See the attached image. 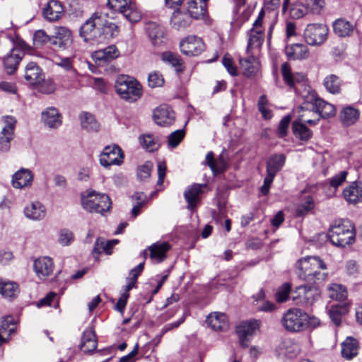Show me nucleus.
Returning <instances> with one entry per match:
<instances>
[{"instance_id": "nucleus-1", "label": "nucleus", "mask_w": 362, "mask_h": 362, "mask_svg": "<svg viewBox=\"0 0 362 362\" xmlns=\"http://www.w3.org/2000/svg\"><path fill=\"white\" fill-rule=\"evenodd\" d=\"M111 20L107 13H102L100 16L94 14L81 27L80 36L86 42L97 40L103 27L110 28L112 24Z\"/></svg>"}, {"instance_id": "nucleus-2", "label": "nucleus", "mask_w": 362, "mask_h": 362, "mask_svg": "<svg viewBox=\"0 0 362 362\" xmlns=\"http://www.w3.org/2000/svg\"><path fill=\"white\" fill-rule=\"evenodd\" d=\"M115 90L120 96L129 103L139 100L142 95L141 84L127 75H119L115 83Z\"/></svg>"}, {"instance_id": "nucleus-3", "label": "nucleus", "mask_w": 362, "mask_h": 362, "mask_svg": "<svg viewBox=\"0 0 362 362\" xmlns=\"http://www.w3.org/2000/svg\"><path fill=\"white\" fill-rule=\"evenodd\" d=\"M328 236L334 245L344 247L355 240L354 227L349 220L341 221L331 227Z\"/></svg>"}, {"instance_id": "nucleus-4", "label": "nucleus", "mask_w": 362, "mask_h": 362, "mask_svg": "<svg viewBox=\"0 0 362 362\" xmlns=\"http://www.w3.org/2000/svg\"><path fill=\"white\" fill-rule=\"evenodd\" d=\"M310 320L308 315L304 311L298 308H291L283 315L281 323L286 331L296 333L307 329Z\"/></svg>"}, {"instance_id": "nucleus-5", "label": "nucleus", "mask_w": 362, "mask_h": 362, "mask_svg": "<svg viewBox=\"0 0 362 362\" xmlns=\"http://www.w3.org/2000/svg\"><path fill=\"white\" fill-rule=\"evenodd\" d=\"M81 203L84 209L89 212L103 214L110 209L112 202L109 196L95 191H87L83 194Z\"/></svg>"}, {"instance_id": "nucleus-6", "label": "nucleus", "mask_w": 362, "mask_h": 362, "mask_svg": "<svg viewBox=\"0 0 362 362\" xmlns=\"http://www.w3.org/2000/svg\"><path fill=\"white\" fill-rule=\"evenodd\" d=\"M296 268L299 278L307 281L315 269L326 270L327 266L319 257L308 256L298 261Z\"/></svg>"}, {"instance_id": "nucleus-7", "label": "nucleus", "mask_w": 362, "mask_h": 362, "mask_svg": "<svg viewBox=\"0 0 362 362\" xmlns=\"http://www.w3.org/2000/svg\"><path fill=\"white\" fill-rule=\"evenodd\" d=\"M311 106V107L315 111H313V113L315 115L314 119H303V120L306 122V124L314 125L316 124L320 120V117L324 118H329L334 117L336 115V108L335 106L331 103H329L320 98H313L311 100V103L306 104V106L304 107L308 108V106Z\"/></svg>"}, {"instance_id": "nucleus-8", "label": "nucleus", "mask_w": 362, "mask_h": 362, "mask_svg": "<svg viewBox=\"0 0 362 362\" xmlns=\"http://www.w3.org/2000/svg\"><path fill=\"white\" fill-rule=\"evenodd\" d=\"M329 29L322 23L308 24L303 33L305 41L311 46H320L327 40Z\"/></svg>"}, {"instance_id": "nucleus-9", "label": "nucleus", "mask_w": 362, "mask_h": 362, "mask_svg": "<svg viewBox=\"0 0 362 362\" xmlns=\"http://www.w3.org/2000/svg\"><path fill=\"white\" fill-rule=\"evenodd\" d=\"M264 13L263 10H262L259 13L258 18L254 22L252 28L248 32L247 53L252 52L253 49H259L264 42Z\"/></svg>"}, {"instance_id": "nucleus-10", "label": "nucleus", "mask_w": 362, "mask_h": 362, "mask_svg": "<svg viewBox=\"0 0 362 362\" xmlns=\"http://www.w3.org/2000/svg\"><path fill=\"white\" fill-rule=\"evenodd\" d=\"M260 325L259 320L252 319L243 321L236 327V333L241 346L243 348L248 346L251 337L259 329Z\"/></svg>"}, {"instance_id": "nucleus-11", "label": "nucleus", "mask_w": 362, "mask_h": 362, "mask_svg": "<svg viewBox=\"0 0 362 362\" xmlns=\"http://www.w3.org/2000/svg\"><path fill=\"white\" fill-rule=\"evenodd\" d=\"M144 267V262L139 264L136 267L132 269L129 272V277L127 279V284L124 288V291L121 293L117 304L115 305V309L118 310L122 314L126 306L127 299L129 298V291L132 289L136 282L139 275L142 272Z\"/></svg>"}, {"instance_id": "nucleus-12", "label": "nucleus", "mask_w": 362, "mask_h": 362, "mask_svg": "<svg viewBox=\"0 0 362 362\" xmlns=\"http://www.w3.org/2000/svg\"><path fill=\"white\" fill-rule=\"evenodd\" d=\"M115 11L122 15L130 23H137L141 19V13L132 0H115Z\"/></svg>"}, {"instance_id": "nucleus-13", "label": "nucleus", "mask_w": 362, "mask_h": 362, "mask_svg": "<svg viewBox=\"0 0 362 362\" xmlns=\"http://www.w3.org/2000/svg\"><path fill=\"white\" fill-rule=\"evenodd\" d=\"M180 48L187 56H197L205 49V44L201 37L188 35L180 41Z\"/></svg>"}, {"instance_id": "nucleus-14", "label": "nucleus", "mask_w": 362, "mask_h": 362, "mask_svg": "<svg viewBox=\"0 0 362 362\" xmlns=\"http://www.w3.org/2000/svg\"><path fill=\"white\" fill-rule=\"evenodd\" d=\"M54 30V35L52 40V45L61 50L71 49L73 44L72 32L69 28L63 26L56 27Z\"/></svg>"}, {"instance_id": "nucleus-15", "label": "nucleus", "mask_w": 362, "mask_h": 362, "mask_svg": "<svg viewBox=\"0 0 362 362\" xmlns=\"http://www.w3.org/2000/svg\"><path fill=\"white\" fill-rule=\"evenodd\" d=\"M16 119L13 117H4L5 125L0 132V151H8L10 148V142L13 138Z\"/></svg>"}, {"instance_id": "nucleus-16", "label": "nucleus", "mask_w": 362, "mask_h": 362, "mask_svg": "<svg viewBox=\"0 0 362 362\" xmlns=\"http://www.w3.org/2000/svg\"><path fill=\"white\" fill-rule=\"evenodd\" d=\"M44 77L45 75L42 69L36 62H30L26 64L23 78L28 85L36 86L43 81Z\"/></svg>"}, {"instance_id": "nucleus-17", "label": "nucleus", "mask_w": 362, "mask_h": 362, "mask_svg": "<svg viewBox=\"0 0 362 362\" xmlns=\"http://www.w3.org/2000/svg\"><path fill=\"white\" fill-rule=\"evenodd\" d=\"M33 178L34 175L30 170L21 168L13 175L11 184L16 189L30 187L33 184Z\"/></svg>"}, {"instance_id": "nucleus-18", "label": "nucleus", "mask_w": 362, "mask_h": 362, "mask_svg": "<svg viewBox=\"0 0 362 362\" xmlns=\"http://www.w3.org/2000/svg\"><path fill=\"white\" fill-rule=\"evenodd\" d=\"M146 30L151 43L155 47L163 45L166 40L163 28L155 22L146 24Z\"/></svg>"}, {"instance_id": "nucleus-19", "label": "nucleus", "mask_w": 362, "mask_h": 362, "mask_svg": "<svg viewBox=\"0 0 362 362\" xmlns=\"http://www.w3.org/2000/svg\"><path fill=\"white\" fill-rule=\"evenodd\" d=\"M153 117L155 122L160 126H168L175 120V113L167 105H160L154 110Z\"/></svg>"}, {"instance_id": "nucleus-20", "label": "nucleus", "mask_w": 362, "mask_h": 362, "mask_svg": "<svg viewBox=\"0 0 362 362\" xmlns=\"http://www.w3.org/2000/svg\"><path fill=\"white\" fill-rule=\"evenodd\" d=\"M34 270L40 279H45L53 272L54 263L49 257H40L34 262Z\"/></svg>"}, {"instance_id": "nucleus-21", "label": "nucleus", "mask_w": 362, "mask_h": 362, "mask_svg": "<svg viewBox=\"0 0 362 362\" xmlns=\"http://www.w3.org/2000/svg\"><path fill=\"white\" fill-rule=\"evenodd\" d=\"M23 54L24 53L21 49L15 47L4 57V69L8 74H12L16 71Z\"/></svg>"}, {"instance_id": "nucleus-22", "label": "nucleus", "mask_w": 362, "mask_h": 362, "mask_svg": "<svg viewBox=\"0 0 362 362\" xmlns=\"http://www.w3.org/2000/svg\"><path fill=\"white\" fill-rule=\"evenodd\" d=\"M207 325L214 331L225 332L228 329L226 315L223 313L214 312L210 313L206 320Z\"/></svg>"}, {"instance_id": "nucleus-23", "label": "nucleus", "mask_w": 362, "mask_h": 362, "mask_svg": "<svg viewBox=\"0 0 362 362\" xmlns=\"http://www.w3.org/2000/svg\"><path fill=\"white\" fill-rule=\"evenodd\" d=\"M285 54L290 60H303L309 57L310 52L306 45L295 43L285 47Z\"/></svg>"}, {"instance_id": "nucleus-24", "label": "nucleus", "mask_w": 362, "mask_h": 362, "mask_svg": "<svg viewBox=\"0 0 362 362\" xmlns=\"http://www.w3.org/2000/svg\"><path fill=\"white\" fill-rule=\"evenodd\" d=\"M25 216L33 221H41L46 216V208L40 202L35 201L28 203L24 208Z\"/></svg>"}, {"instance_id": "nucleus-25", "label": "nucleus", "mask_w": 362, "mask_h": 362, "mask_svg": "<svg viewBox=\"0 0 362 362\" xmlns=\"http://www.w3.org/2000/svg\"><path fill=\"white\" fill-rule=\"evenodd\" d=\"M41 119L43 124L50 128L57 129L62 124V115L55 107H50L42 112Z\"/></svg>"}, {"instance_id": "nucleus-26", "label": "nucleus", "mask_w": 362, "mask_h": 362, "mask_svg": "<svg viewBox=\"0 0 362 362\" xmlns=\"http://www.w3.org/2000/svg\"><path fill=\"white\" fill-rule=\"evenodd\" d=\"M281 73L284 82L291 88L297 89L296 85L305 83V77L301 73L292 74L288 64L281 65Z\"/></svg>"}, {"instance_id": "nucleus-27", "label": "nucleus", "mask_w": 362, "mask_h": 362, "mask_svg": "<svg viewBox=\"0 0 362 362\" xmlns=\"http://www.w3.org/2000/svg\"><path fill=\"white\" fill-rule=\"evenodd\" d=\"M16 329V322L12 316L8 315L1 318L0 321V346L9 340Z\"/></svg>"}, {"instance_id": "nucleus-28", "label": "nucleus", "mask_w": 362, "mask_h": 362, "mask_svg": "<svg viewBox=\"0 0 362 362\" xmlns=\"http://www.w3.org/2000/svg\"><path fill=\"white\" fill-rule=\"evenodd\" d=\"M344 198L349 203L356 204L362 202V182H354L343 191Z\"/></svg>"}, {"instance_id": "nucleus-29", "label": "nucleus", "mask_w": 362, "mask_h": 362, "mask_svg": "<svg viewBox=\"0 0 362 362\" xmlns=\"http://www.w3.org/2000/svg\"><path fill=\"white\" fill-rule=\"evenodd\" d=\"M192 17L188 13L176 10L173 12L170 18V25L173 28L182 31L187 29L192 23Z\"/></svg>"}, {"instance_id": "nucleus-30", "label": "nucleus", "mask_w": 362, "mask_h": 362, "mask_svg": "<svg viewBox=\"0 0 362 362\" xmlns=\"http://www.w3.org/2000/svg\"><path fill=\"white\" fill-rule=\"evenodd\" d=\"M360 115L358 109L351 105H346L339 112L340 122L343 126L350 127L358 120Z\"/></svg>"}, {"instance_id": "nucleus-31", "label": "nucleus", "mask_w": 362, "mask_h": 362, "mask_svg": "<svg viewBox=\"0 0 362 362\" xmlns=\"http://www.w3.org/2000/svg\"><path fill=\"white\" fill-rule=\"evenodd\" d=\"M170 248V245L168 243L157 242L148 247L150 258L154 262L160 263L166 258V253Z\"/></svg>"}, {"instance_id": "nucleus-32", "label": "nucleus", "mask_w": 362, "mask_h": 362, "mask_svg": "<svg viewBox=\"0 0 362 362\" xmlns=\"http://www.w3.org/2000/svg\"><path fill=\"white\" fill-rule=\"evenodd\" d=\"M63 12L64 8L62 3L57 0H51L44 8L43 15L49 21H56L61 18Z\"/></svg>"}, {"instance_id": "nucleus-33", "label": "nucleus", "mask_w": 362, "mask_h": 362, "mask_svg": "<svg viewBox=\"0 0 362 362\" xmlns=\"http://www.w3.org/2000/svg\"><path fill=\"white\" fill-rule=\"evenodd\" d=\"M206 185L194 184L190 186L184 193L185 198L188 203L187 208L193 210L199 200V195L203 192Z\"/></svg>"}, {"instance_id": "nucleus-34", "label": "nucleus", "mask_w": 362, "mask_h": 362, "mask_svg": "<svg viewBox=\"0 0 362 362\" xmlns=\"http://www.w3.org/2000/svg\"><path fill=\"white\" fill-rule=\"evenodd\" d=\"M296 292L298 293L297 298H299L297 303H301L305 305H312L318 296V292L315 288L305 285L298 286L296 288Z\"/></svg>"}, {"instance_id": "nucleus-35", "label": "nucleus", "mask_w": 362, "mask_h": 362, "mask_svg": "<svg viewBox=\"0 0 362 362\" xmlns=\"http://www.w3.org/2000/svg\"><path fill=\"white\" fill-rule=\"evenodd\" d=\"M80 347L84 353H90L96 349L97 339L95 331L92 328H88L83 332Z\"/></svg>"}, {"instance_id": "nucleus-36", "label": "nucleus", "mask_w": 362, "mask_h": 362, "mask_svg": "<svg viewBox=\"0 0 362 362\" xmlns=\"http://www.w3.org/2000/svg\"><path fill=\"white\" fill-rule=\"evenodd\" d=\"M19 286L17 283L6 281L0 278V295L4 298L13 299L19 293Z\"/></svg>"}, {"instance_id": "nucleus-37", "label": "nucleus", "mask_w": 362, "mask_h": 362, "mask_svg": "<svg viewBox=\"0 0 362 362\" xmlns=\"http://www.w3.org/2000/svg\"><path fill=\"white\" fill-rule=\"evenodd\" d=\"M187 4L188 13L192 18L199 19L204 16L206 11V0H189Z\"/></svg>"}, {"instance_id": "nucleus-38", "label": "nucleus", "mask_w": 362, "mask_h": 362, "mask_svg": "<svg viewBox=\"0 0 362 362\" xmlns=\"http://www.w3.org/2000/svg\"><path fill=\"white\" fill-rule=\"evenodd\" d=\"M113 249V240H107L105 238L100 237L96 239L94 247L93 249V255L95 259H98V255L104 252L105 255H110Z\"/></svg>"}, {"instance_id": "nucleus-39", "label": "nucleus", "mask_w": 362, "mask_h": 362, "mask_svg": "<svg viewBox=\"0 0 362 362\" xmlns=\"http://www.w3.org/2000/svg\"><path fill=\"white\" fill-rule=\"evenodd\" d=\"M79 119L82 128L86 131L88 132H98L99 131L100 124L93 115L83 112L80 114Z\"/></svg>"}, {"instance_id": "nucleus-40", "label": "nucleus", "mask_w": 362, "mask_h": 362, "mask_svg": "<svg viewBox=\"0 0 362 362\" xmlns=\"http://www.w3.org/2000/svg\"><path fill=\"white\" fill-rule=\"evenodd\" d=\"M286 156L284 154H274L267 162V173L276 175L285 164Z\"/></svg>"}, {"instance_id": "nucleus-41", "label": "nucleus", "mask_w": 362, "mask_h": 362, "mask_svg": "<svg viewBox=\"0 0 362 362\" xmlns=\"http://www.w3.org/2000/svg\"><path fill=\"white\" fill-rule=\"evenodd\" d=\"M93 59L99 66H105L113 61V47L108 46L105 49L95 51L92 54Z\"/></svg>"}, {"instance_id": "nucleus-42", "label": "nucleus", "mask_w": 362, "mask_h": 362, "mask_svg": "<svg viewBox=\"0 0 362 362\" xmlns=\"http://www.w3.org/2000/svg\"><path fill=\"white\" fill-rule=\"evenodd\" d=\"M334 32L339 37L350 36L354 30V25L344 19H337L333 23Z\"/></svg>"}, {"instance_id": "nucleus-43", "label": "nucleus", "mask_w": 362, "mask_h": 362, "mask_svg": "<svg viewBox=\"0 0 362 362\" xmlns=\"http://www.w3.org/2000/svg\"><path fill=\"white\" fill-rule=\"evenodd\" d=\"M358 348L357 341L352 337H347L341 344V355L348 360L351 359L357 355Z\"/></svg>"}, {"instance_id": "nucleus-44", "label": "nucleus", "mask_w": 362, "mask_h": 362, "mask_svg": "<svg viewBox=\"0 0 362 362\" xmlns=\"http://www.w3.org/2000/svg\"><path fill=\"white\" fill-rule=\"evenodd\" d=\"M240 64L244 71V74L247 76L256 74L259 67V62L254 56L240 59Z\"/></svg>"}, {"instance_id": "nucleus-45", "label": "nucleus", "mask_w": 362, "mask_h": 362, "mask_svg": "<svg viewBox=\"0 0 362 362\" xmlns=\"http://www.w3.org/2000/svg\"><path fill=\"white\" fill-rule=\"evenodd\" d=\"M206 163L214 174L223 173L226 169V163L222 157L214 159L213 152H209L206 156Z\"/></svg>"}, {"instance_id": "nucleus-46", "label": "nucleus", "mask_w": 362, "mask_h": 362, "mask_svg": "<svg viewBox=\"0 0 362 362\" xmlns=\"http://www.w3.org/2000/svg\"><path fill=\"white\" fill-rule=\"evenodd\" d=\"M323 85L329 93L338 94L341 91V81L337 76L330 74L325 78Z\"/></svg>"}, {"instance_id": "nucleus-47", "label": "nucleus", "mask_w": 362, "mask_h": 362, "mask_svg": "<svg viewBox=\"0 0 362 362\" xmlns=\"http://www.w3.org/2000/svg\"><path fill=\"white\" fill-rule=\"evenodd\" d=\"M327 292L329 297L336 300L341 301L347 297V291L341 284H331L327 287Z\"/></svg>"}, {"instance_id": "nucleus-48", "label": "nucleus", "mask_w": 362, "mask_h": 362, "mask_svg": "<svg viewBox=\"0 0 362 362\" xmlns=\"http://www.w3.org/2000/svg\"><path fill=\"white\" fill-rule=\"evenodd\" d=\"M349 311V305L347 304L337 305L332 306L329 310V315L332 321L339 326L341 324V316Z\"/></svg>"}, {"instance_id": "nucleus-49", "label": "nucleus", "mask_w": 362, "mask_h": 362, "mask_svg": "<svg viewBox=\"0 0 362 362\" xmlns=\"http://www.w3.org/2000/svg\"><path fill=\"white\" fill-rule=\"evenodd\" d=\"M282 349L285 354L291 358L296 357L300 352V345L291 339H285L282 341Z\"/></svg>"}, {"instance_id": "nucleus-50", "label": "nucleus", "mask_w": 362, "mask_h": 362, "mask_svg": "<svg viewBox=\"0 0 362 362\" xmlns=\"http://www.w3.org/2000/svg\"><path fill=\"white\" fill-rule=\"evenodd\" d=\"M293 134L303 141H307L311 138L312 132L305 124L300 122L293 123Z\"/></svg>"}, {"instance_id": "nucleus-51", "label": "nucleus", "mask_w": 362, "mask_h": 362, "mask_svg": "<svg viewBox=\"0 0 362 362\" xmlns=\"http://www.w3.org/2000/svg\"><path fill=\"white\" fill-rule=\"evenodd\" d=\"M153 168V164L151 161H146L144 164L140 165L136 168V177L140 182L147 181Z\"/></svg>"}, {"instance_id": "nucleus-52", "label": "nucleus", "mask_w": 362, "mask_h": 362, "mask_svg": "<svg viewBox=\"0 0 362 362\" xmlns=\"http://www.w3.org/2000/svg\"><path fill=\"white\" fill-rule=\"evenodd\" d=\"M314 206L315 204L313 197L310 196H305L297 206L296 214L300 216H305L313 209Z\"/></svg>"}, {"instance_id": "nucleus-53", "label": "nucleus", "mask_w": 362, "mask_h": 362, "mask_svg": "<svg viewBox=\"0 0 362 362\" xmlns=\"http://www.w3.org/2000/svg\"><path fill=\"white\" fill-rule=\"evenodd\" d=\"M113 147L111 146H107L103 149V152L100 155V163L105 168L110 169V167L113 164Z\"/></svg>"}, {"instance_id": "nucleus-54", "label": "nucleus", "mask_w": 362, "mask_h": 362, "mask_svg": "<svg viewBox=\"0 0 362 362\" xmlns=\"http://www.w3.org/2000/svg\"><path fill=\"white\" fill-rule=\"evenodd\" d=\"M140 143L148 151H153L158 148L160 144L152 134H146L139 137Z\"/></svg>"}, {"instance_id": "nucleus-55", "label": "nucleus", "mask_w": 362, "mask_h": 362, "mask_svg": "<svg viewBox=\"0 0 362 362\" xmlns=\"http://www.w3.org/2000/svg\"><path fill=\"white\" fill-rule=\"evenodd\" d=\"M185 135L184 129H178L172 132L168 139V146L169 148H174L179 145Z\"/></svg>"}, {"instance_id": "nucleus-56", "label": "nucleus", "mask_w": 362, "mask_h": 362, "mask_svg": "<svg viewBox=\"0 0 362 362\" xmlns=\"http://www.w3.org/2000/svg\"><path fill=\"white\" fill-rule=\"evenodd\" d=\"M74 240V235L72 231L64 228L59 230L58 243L62 246H68L72 243Z\"/></svg>"}, {"instance_id": "nucleus-57", "label": "nucleus", "mask_w": 362, "mask_h": 362, "mask_svg": "<svg viewBox=\"0 0 362 362\" xmlns=\"http://www.w3.org/2000/svg\"><path fill=\"white\" fill-rule=\"evenodd\" d=\"M305 5L308 13L319 14L325 6L324 0H305Z\"/></svg>"}, {"instance_id": "nucleus-58", "label": "nucleus", "mask_w": 362, "mask_h": 362, "mask_svg": "<svg viewBox=\"0 0 362 362\" xmlns=\"http://www.w3.org/2000/svg\"><path fill=\"white\" fill-rule=\"evenodd\" d=\"M307 13L308 11L305 4H303L300 2L293 4L290 8V16L293 18H300Z\"/></svg>"}, {"instance_id": "nucleus-59", "label": "nucleus", "mask_w": 362, "mask_h": 362, "mask_svg": "<svg viewBox=\"0 0 362 362\" xmlns=\"http://www.w3.org/2000/svg\"><path fill=\"white\" fill-rule=\"evenodd\" d=\"M163 61L169 63L174 66L177 70H179L182 65L181 59L177 54H175L170 52H165L162 54Z\"/></svg>"}, {"instance_id": "nucleus-60", "label": "nucleus", "mask_w": 362, "mask_h": 362, "mask_svg": "<svg viewBox=\"0 0 362 362\" xmlns=\"http://www.w3.org/2000/svg\"><path fill=\"white\" fill-rule=\"evenodd\" d=\"M35 86L37 87V90L43 94H51L55 90L54 83L49 79L45 80V77L43 78V81Z\"/></svg>"}, {"instance_id": "nucleus-61", "label": "nucleus", "mask_w": 362, "mask_h": 362, "mask_svg": "<svg viewBox=\"0 0 362 362\" xmlns=\"http://www.w3.org/2000/svg\"><path fill=\"white\" fill-rule=\"evenodd\" d=\"M148 83L151 88L160 87L164 83V78L161 74L153 71L148 74Z\"/></svg>"}, {"instance_id": "nucleus-62", "label": "nucleus", "mask_w": 362, "mask_h": 362, "mask_svg": "<svg viewBox=\"0 0 362 362\" xmlns=\"http://www.w3.org/2000/svg\"><path fill=\"white\" fill-rule=\"evenodd\" d=\"M291 291V285L288 283H284L280 286L276 293V299L279 303L285 302L288 297Z\"/></svg>"}, {"instance_id": "nucleus-63", "label": "nucleus", "mask_w": 362, "mask_h": 362, "mask_svg": "<svg viewBox=\"0 0 362 362\" xmlns=\"http://www.w3.org/2000/svg\"><path fill=\"white\" fill-rule=\"evenodd\" d=\"M347 175L348 172L346 170L341 171L339 173L335 175L329 180L330 186L335 189H337L345 182Z\"/></svg>"}, {"instance_id": "nucleus-64", "label": "nucleus", "mask_w": 362, "mask_h": 362, "mask_svg": "<svg viewBox=\"0 0 362 362\" xmlns=\"http://www.w3.org/2000/svg\"><path fill=\"white\" fill-rule=\"evenodd\" d=\"M291 120V117L290 115H286L284 117L278 127V135L279 137H284L287 134V131L288 129L289 124Z\"/></svg>"}]
</instances>
